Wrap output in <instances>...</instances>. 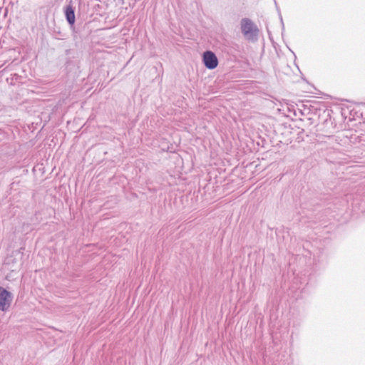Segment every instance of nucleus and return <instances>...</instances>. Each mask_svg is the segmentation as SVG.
Listing matches in <instances>:
<instances>
[{
	"mask_svg": "<svg viewBox=\"0 0 365 365\" xmlns=\"http://www.w3.org/2000/svg\"><path fill=\"white\" fill-rule=\"evenodd\" d=\"M241 31L246 39L256 41L259 29L252 20L245 18L241 21Z\"/></svg>",
	"mask_w": 365,
	"mask_h": 365,
	"instance_id": "1",
	"label": "nucleus"
},
{
	"mask_svg": "<svg viewBox=\"0 0 365 365\" xmlns=\"http://www.w3.org/2000/svg\"><path fill=\"white\" fill-rule=\"evenodd\" d=\"M12 294L2 287H0V310L6 311L12 302Z\"/></svg>",
	"mask_w": 365,
	"mask_h": 365,
	"instance_id": "2",
	"label": "nucleus"
},
{
	"mask_svg": "<svg viewBox=\"0 0 365 365\" xmlns=\"http://www.w3.org/2000/svg\"><path fill=\"white\" fill-rule=\"evenodd\" d=\"M203 62L205 67L208 69H214L218 65L217 56L210 51H205L203 53Z\"/></svg>",
	"mask_w": 365,
	"mask_h": 365,
	"instance_id": "3",
	"label": "nucleus"
},
{
	"mask_svg": "<svg viewBox=\"0 0 365 365\" xmlns=\"http://www.w3.org/2000/svg\"><path fill=\"white\" fill-rule=\"evenodd\" d=\"M66 20L68 22L69 24L73 25L75 22V14H74V10L72 8V6H68L66 9Z\"/></svg>",
	"mask_w": 365,
	"mask_h": 365,
	"instance_id": "4",
	"label": "nucleus"
}]
</instances>
